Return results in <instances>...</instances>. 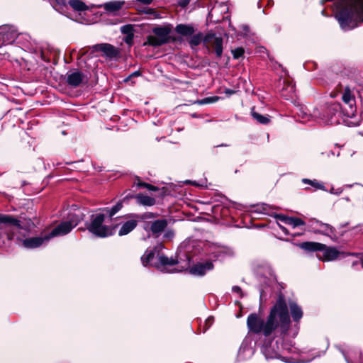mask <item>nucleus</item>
I'll return each instance as SVG.
<instances>
[{"label":"nucleus","mask_w":363,"mask_h":363,"mask_svg":"<svg viewBox=\"0 0 363 363\" xmlns=\"http://www.w3.org/2000/svg\"><path fill=\"white\" fill-rule=\"evenodd\" d=\"M157 216L156 213L152 212H146L140 215H134L133 217L140 220H145L155 218Z\"/></svg>","instance_id":"nucleus-33"},{"label":"nucleus","mask_w":363,"mask_h":363,"mask_svg":"<svg viewBox=\"0 0 363 363\" xmlns=\"http://www.w3.org/2000/svg\"><path fill=\"white\" fill-rule=\"evenodd\" d=\"M137 180H138V182L136 183V185L139 188H145L150 191H157L159 189L158 187H157L154 185H152L149 183H146L144 182H141L138 178L137 179Z\"/></svg>","instance_id":"nucleus-32"},{"label":"nucleus","mask_w":363,"mask_h":363,"mask_svg":"<svg viewBox=\"0 0 363 363\" xmlns=\"http://www.w3.org/2000/svg\"><path fill=\"white\" fill-rule=\"evenodd\" d=\"M213 269V262L207 261L204 263H197L190 267L189 273L196 276H203L207 271H210Z\"/></svg>","instance_id":"nucleus-12"},{"label":"nucleus","mask_w":363,"mask_h":363,"mask_svg":"<svg viewBox=\"0 0 363 363\" xmlns=\"http://www.w3.org/2000/svg\"><path fill=\"white\" fill-rule=\"evenodd\" d=\"M159 264L158 268L164 267L167 265L174 266L179 263L178 260L173 257H168L164 255H161L158 257Z\"/></svg>","instance_id":"nucleus-25"},{"label":"nucleus","mask_w":363,"mask_h":363,"mask_svg":"<svg viewBox=\"0 0 363 363\" xmlns=\"http://www.w3.org/2000/svg\"><path fill=\"white\" fill-rule=\"evenodd\" d=\"M280 228L281 229V230L285 233V234H288V231H287V229L281 225L279 226Z\"/></svg>","instance_id":"nucleus-45"},{"label":"nucleus","mask_w":363,"mask_h":363,"mask_svg":"<svg viewBox=\"0 0 363 363\" xmlns=\"http://www.w3.org/2000/svg\"><path fill=\"white\" fill-rule=\"evenodd\" d=\"M91 50L94 52H101L104 56L111 59L116 57L120 54L119 50L109 43L94 45L91 47Z\"/></svg>","instance_id":"nucleus-11"},{"label":"nucleus","mask_w":363,"mask_h":363,"mask_svg":"<svg viewBox=\"0 0 363 363\" xmlns=\"http://www.w3.org/2000/svg\"><path fill=\"white\" fill-rule=\"evenodd\" d=\"M290 317L285 301L280 298L271 308L266 320L256 313H250L247 319L249 331L255 334L270 336L277 328L286 333L290 325Z\"/></svg>","instance_id":"nucleus-1"},{"label":"nucleus","mask_w":363,"mask_h":363,"mask_svg":"<svg viewBox=\"0 0 363 363\" xmlns=\"http://www.w3.org/2000/svg\"><path fill=\"white\" fill-rule=\"evenodd\" d=\"M191 0H179L178 1V6L181 8H186L189 4L190 3Z\"/></svg>","instance_id":"nucleus-38"},{"label":"nucleus","mask_w":363,"mask_h":363,"mask_svg":"<svg viewBox=\"0 0 363 363\" xmlns=\"http://www.w3.org/2000/svg\"><path fill=\"white\" fill-rule=\"evenodd\" d=\"M233 56L235 59H238L242 57L245 53V50L242 48H238L232 50Z\"/></svg>","instance_id":"nucleus-34"},{"label":"nucleus","mask_w":363,"mask_h":363,"mask_svg":"<svg viewBox=\"0 0 363 363\" xmlns=\"http://www.w3.org/2000/svg\"><path fill=\"white\" fill-rule=\"evenodd\" d=\"M342 101L349 107V110H346L345 115L349 118H352L355 115V97L351 89L346 86L342 94Z\"/></svg>","instance_id":"nucleus-9"},{"label":"nucleus","mask_w":363,"mask_h":363,"mask_svg":"<svg viewBox=\"0 0 363 363\" xmlns=\"http://www.w3.org/2000/svg\"><path fill=\"white\" fill-rule=\"evenodd\" d=\"M360 263H361L362 267L363 268V257H361Z\"/></svg>","instance_id":"nucleus-51"},{"label":"nucleus","mask_w":363,"mask_h":363,"mask_svg":"<svg viewBox=\"0 0 363 363\" xmlns=\"http://www.w3.org/2000/svg\"><path fill=\"white\" fill-rule=\"evenodd\" d=\"M155 257L154 250H147L141 257V262L144 266H147Z\"/></svg>","instance_id":"nucleus-28"},{"label":"nucleus","mask_w":363,"mask_h":363,"mask_svg":"<svg viewBox=\"0 0 363 363\" xmlns=\"http://www.w3.org/2000/svg\"><path fill=\"white\" fill-rule=\"evenodd\" d=\"M50 239V235L28 238L23 240V245L26 248H36L43 245L45 240Z\"/></svg>","instance_id":"nucleus-14"},{"label":"nucleus","mask_w":363,"mask_h":363,"mask_svg":"<svg viewBox=\"0 0 363 363\" xmlns=\"http://www.w3.org/2000/svg\"><path fill=\"white\" fill-rule=\"evenodd\" d=\"M298 247L306 252H323V255H317L318 258L322 261H332L338 258L341 254L335 247H328L325 244L316 242H303Z\"/></svg>","instance_id":"nucleus-3"},{"label":"nucleus","mask_w":363,"mask_h":363,"mask_svg":"<svg viewBox=\"0 0 363 363\" xmlns=\"http://www.w3.org/2000/svg\"><path fill=\"white\" fill-rule=\"evenodd\" d=\"M143 5H150L152 3L153 0H135Z\"/></svg>","instance_id":"nucleus-39"},{"label":"nucleus","mask_w":363,"mask_h":363,"mask_svg":"<svg viewBox=\"0 0 363 363\" xmlns=\"http://www.w3.org/2000/svg\"><path fill=\"white\" fill-rule=\"evenodd\" d=\"M68 4L74 11L77 12L88 11L90 9L89 6L82 0H69L68 1Z\"/></svg>","instance_id":"nucleus-24"},{"label":"nucleus","mask_w":363,"mask_h":363,"mask_svg":"<svg viewBox=\"0 0 363 363\" xmlns=\"http://www.w3.org/2000/svg\"><path fill=\"white\" fill-rule=\"evenodd\" d=\"M82 218L78 215H73L69 220L62 222L57 225L49 234L50 238H53L59 235H64L69 233L72 228L77 225Z\"/></svg>","instance_id":"nucleus-7"},{"label":"nucleus","mask_w":363,"mask_h":363,"mask_svg":"<svg viewBox=\"0 0 363 363\" xmlns=\"http://www.w3.org/2000/svg\"><path fill=\"white\" fill-rule=\"evenodd\" d=\"M350 255H352V256H354V257H359L361 255L360 253H357V252H352V253H350Z\"/></svg>","instance_id":"nucleus-46"},{"label":"nucleus","mask_w":363,"mask_h":363,"mask_svg":"<svg viewBox=\"0 0 363 363\" xmlns=\"http://www.w3.org/2000/svg\"><path fill=\"white\" fill-rule=\"evenodd\" d=\"M135 196H133V195H130V194H128L126 195L121 201H123V202L125 201H128V199H133L135 198Z\"/></svg>","instance_id":"nucleus-43"},{"label":"nucleus","mask_w":363,"mask_h":363,"mask_svg":"<svg viewBox=\"0 0 363 363\" xmlns=\"http://www.w3.org/2000/svg\"><path fill=\"white\" fill-rule=\"evenodd\" d=\"M166 236H173V233L168 232V233H167Z\"/></svg>","instance_id":"nucleus-47"},{"label":"nucleus","mask_w":363,"mask_h":363,"mask_svg":"<svg viewBox=\"0 0 363 363\" xmlns=\"http://www.w3.org/2000/svg\"><path fill=\"white\" fill-rule=\"evenodd\" d=\"M334 11L342 28L354 21H363V0H338L335 3Z\"/></svg>","instance_id":"nucleus-2"},{"label":"nucleus","mask_w":363,"mask_h":363,"mask_svg":"<svg viewBox=\"0 0 363 363\" xmlns=\"http://www.w3.org/2000/svg\"><path fill=\"white\" fill-rule=\"evenodd\" d=\"M124 41L129 45H131L133 42V33H129L128 35H127Z\"/></svg>","instance_id":"nucleus-37"},{"label":"nucleus","mask_w":363,"mask_h":363,"mask_svg":"<svg viewBox=\"0 0 363 363\" xmlns=\"http://www.w3.org/2000/svg\"><path fill=\"white\" fill-rule=\"evenodd\" d=\"M11 226L18 229H29L34 226V223L30 218H24L23 221L12 216L0 215V229L4 231L9 240H12L15 234L11 230Z\"/></svg>","instance_id":"nucleus-4"},{"label":"nucleus","mask_w":363,"mask_h":363,"mask_svg":"<svg viewBox=\"0 0 363 363\" xmlns=\"http://www.w3.org/2000/svg\"><path fill=\"white\" fill-rule=\"evenodd\" d=\"M137 225L138 220L136 219H131L123 223L118 231V235L123 236L130 233L137 227Z\"/></svg>","instance_id":"nucleus-15"},{"label":"nucleus","mask_w":363,"mask_h":363,"mask_svg":"<svg viewBox=\"0 0 363 363\" xmlns=\"http://www.w3.org/2000/svg\"><path fill=\"white\" fill-rule=\"evenodd\" d=\"M85 78V75L78 70L70 71L67 74V83L71 86L77 87L83 82Z\"/></svg>","instance_id":"nucleus-13"},{"label":"nucleus","mask_w":363,"mask_h":363,"mask_svg":"<svg viewBox=\"0 0 363 363\" xmlns=\"http://www.w3.org/2000/svg\"><path fill=\"white\" fill-rule=\"evenodd\" d=\"M203 45L208 48H212L218 57H220L223 54V38L212 32H208L204 37Z\"/></svg>","instance_id":"nucleus-8"},{"label":"nucleus","mask_w":363,"mask_h":363,"mask_svg":"<svg viewBox=\"0 0 363 363\" xmlns=\"http://www.w3.org/2000/svg\"><path fill=\"white\" fill-rule=\"evenodd\" d=\"M302 182L304 184H310L315 190H317V189H321V190H324V191L326 190L324 184L323 183L318 182L316 179L311 180L309 179H303Z\"/></svg>","instance_id":"nucleus-29"},{"label":"nucleus","mask_w":363,"mask_h":363,"mask_svg":"<svg viewBox=\"0 0 363 363\" xmlns=\"http://www.w3.org/2000/svg\"><path fill=\"white\" fill-rule=\"evenodd\" d=\"M359 264V262H358V261H354V262H352V267H354V266H355V265H357V264Z\"/></svg>","instance_id":"nucleus-48"},{"label":"nucleus","mask_w":363,"mask_h":363,"mask_svg":"<svg viewBox=\"0 0 363 363\" xmlns=\"http://www.w3.org/2000/svg\"><path fill=\"white\" fill-rule=\"evenodd\" d=\"M342 109V108L340 103L327 104L325 110V113L326 115V117L332 118L336 114L340 113Z\"/></svg>","instance_id":"nucleus-16"},{"label":"nucleus","mask_w":363,"mask_h":363,"mask_svg":"<svg viewBox=\"0 0 363 363\" xmlns=\"http://www.w3.org/2000/svg\"><path fill=\"white\" fill-rule=\"evenodd\" d=\"M167 226V221L165 219L155 220L152 223L150 230L153 234L158 235L164 230Z\"/></svg>","instance_id":"nucleus-19"},{"label":"nucleus","mask_w":363,"mask_h":363,"mask_svg":"<svg viewBox=\"0 0 363 363\" xmlns=\"http://www.w3.org/2000/svg\"><path fill=\"white\" fill-rule=\"evenodd\" d=\"M123 201L121 200L111 208L106 209L110 218H112L116 213H118L123 208Z\"/></svg>","instance_id":"nucleus-31"},{"label":"nucleus","mask_w":363,"mask_h":363,"mask_svg":"<svg viewBox=\"0 0 363 363\" xmlns=\"http://www.w3.org/2000/svg\"><path fill=\"white\" fill-rule=\"evenodd\" d=\"M204 37L203 33L199 32L196 34H193L191 38L189 40V43L191 47H196L201 44V42L203 43Z\"/></svg>","instance_id":"nucleus-27"},{"label":"nucleus","mask_w":363,"mask_h":363,"mask_svg":"<svg viewBox=\"0 0 363 363\" xmlns=\"http://www.w3.org/2000/svg\"><path fill=\"white\" fill-rule=\"evenodd\" d=\"M213 318L212 317L208 318L205 320L204 324L202 326L203 327L202 332L205 333L211 326V325L213 324ZM200 330H201V326H200Z\"/></svg>","instance_id":"nucleus-35"},{"label":"nucleus","mask_w":363,"mask_h":363,"mask_svg":"<svg viewBox=\"0 0 363 363\" xmlns=\"http://www.w3.org/2000/svg\"><path fill=\"white\" fill-rule=\"evenodd\" d=\"M145 13L147 14L154 15V16L156 13L155 11L153 9H147V11H145Z\"/></svg>","instance_id":"nucleus-42"},{"label":"nucleus","mask_w":363,"mask_h":363,"mask_svg":"<svg viewBox=\"0 0 363 363\" xmlns=\"http://www.w3.org/2000/svg\"><path fill=\"white\" fill-rule=\"evenodd\" d=\"M172 26L170 25L156 26L152 28V34L147 37V40L143 43L144 46L160 47L170 42Z\"/></svg>","instance_id":"nucleus-6"},{"label":"nucleus","mask_w":363,"mask_h":363,"mask_svg":"<svg viewBox=\"0 0 363 363\" xmlns=\"http://www.w3.org/2000/svg\"><path fill=\"white\" fill-rule=\"evenodd\" d=\"M279 219L284 223L286 225L292 226V228H296L297 226L305 225V222L298 218L296 217H288L286 216L280 215L279 216Z\"/></svg>","instance_id":"nucleus-17"},{"label":"nucleus","mask_w":363,"mask_h":363,"mask_svg":"<svg viewBox=\"0 0 363 363\" xmlns=\"http://www.w3.org/2000/svg\"><path fill=\"white\" fill-rule=\"evenodd\" d=\"M175 31L182 36H191L194 32V28L188 24H179L175 27Z\"/></svg>","instance_id":"nucleus-20"},{"label":"nucleus","mask_w":363,"mask_h":363,"mask_svg":"<svg viewBox=\"0 0 363 363\" xmlns=\"http://www.w3.org/2000/svg\"><path fill=\"white\" fill-rule=\"evenodd\" d=\"M330 192H331L332 194H337V192H335V190L334 189V188H332V189H331Z\"/></svg>","instance_id":"nucleus-50"},{"label":"nucleus","mask_w":363,"mask_h":363,"mask_svg":"<svg viewBox=\"0 0 363 363\" xmlns=\"http://www.w3.org/2000/svg\"><path fill=\"white\" fill-rule=\"evenodd\" d=\"M121 31L122 33L128 35L129 33H133V26L130 25L124 26L122 27Z\"/></svg>","instance_id":"nucleus-36"},{"label":"nucleus","mask_w":363,"mask_h":363,"mask_svg":"<svg viewBox=\"0 0 363 363\" xmlns=\"http://www.w3.org/2000/svg\"><path fill=\"white\" fill-rule=\"evenodd\" d=\"M52 6L56 11L63 13L67 8L66 0H54Z\"/></svg>","instance_id":"nucleus-30"},{"label":"nucleus","mask_w":363,"mask_h":363,"mask_svg":"<svg viewBox=\"0 0 363 363\" xmlns=\"http://www.w3.org/2000/svg\"><path fill=\"white\" fill-rule=\"evenodd\" d=\"M224 92L227 95H232V94H235V91L234 90H232V89H225Z\"/></svg>","instance_id":"nucleus-44"},{"label":"nucleus","mask_w":363,"mask_h":363,"mask_svg":"<svg viewBox=\"0 0 363 363\" xmlns=\"http://www.w3.org/2000/svg\"><path fill=\"white\" fill-rule=\"evenodd\" d=\"M141 75V72L140 71H135L134 72H133L130 76H129V79L131 78V77H139Z\"/></svg>","instance_id":"nucleus-41"},{"label":"nucleus","mask_w":363,"mask_h":363,"mask_svg":"<svg viewBox=\"0 0 363 363\" xmlns=\"http://www.w3.org/2000/svg\"><path fill=\"white\" fill-rule=\"evenodd\" d=\"M125 2L123 1H116L106 3L104 8L106 11L114 12L122 9Z\"/></svg>","instance_id":"nucleus-26"},{"label":"nucleus","mask_w":363,"mask_h":363,"mask_svg":"<svg viewBox=\"0 0 363 363\" xmlns=\"http://www.w3.org/2000/svg\"><path fill=\"white\" fill-rule=\"evenodd\" d=\"M330 96H331L332 97H335V96H336V94H333V93H331V94H330Z\"/></svg>","instance_id":"nucleus-52"},{"label":"nucleus","mask_w":363,"mask_h":363,"mask_svg":"<svg viewBox=\"0 0 363 363\" xmlns=\"http://www.w3.org/2000/svg\"><path fill=\"white\" fill-rule=\"evenodd\" d=\"M289 308L293 320L298 322L303 316L302 309L295 302L290 303Z\"/></svg>","instance_id":"nucleus-23"},{"label":"nucleus","mask_w":363,"mask_h":363,"mask_svg":"<svg viewBox=\"0 0 363 363\" xmlns=\"http://www.w3.org/2000/svg\"><path fill=\"white\" fill-rule=\"evenodd\" d=\"M18 34L16 30L10 26H2L0 27V47L4 45L11 44L14 42Z\"/></svg>","instance_id":"nucleus-10"},{"label":"nucleus","mask_w":363,"mask_h":363,"mask_svg":"<svg viewBox=\"0 0 363 363\" xmlns=\"http://www.w3.org/2000/svg\"><path fill=\"white\" fill-rule=\"evenodd\" d=\"M330 192H331L332 194H337V192H335V190L334 189V188H332V189H331Z\"/></svg>","instance_id":"nucleus-49"},{"label":"nucleus","mask_w":363,"mask_h":363,"mask_svg":"<svg viewBox=\"0 0 363 363\" xmlns=\"http://www.w3.org/2000/svg\"><path fill=\"white\" fill-rule=\"evenodd\" d=\"M233 291V292H235V293H238V294H240L242 292V289L240 286H234L232 289Z\"/></svg>","instance_id":"nucleus-40"},{"label":"nucleus","mask_w":363,"mask_h":363,"mask_svg":"<svg viewBox=\"0 0 363 363\" xmlns=\"http://www.w3.org/2000/svg\"><path fill=\"white\" fill-rule=\"evenodd\" d=\"M294 93H295V85L289 81H284V86L281 89L282 96L286 99H289L293 97V95Z\"/></svg>","instance_id":"nucleus-21"},{"label":"nucleus","mask_w":363,"mask_h":363,"mask_svg":"<svg viewBox=\"0 0 363 363\" xmlns=\"http://www.w3.org/2000/svg\"><path fill=\"white\" fill-rule=\"evenodd\" d=\"M135 199L138 204L145 206H152L156 203L155 198L144 195L143 194H138L135 195Z\"/></svg>","instance_id":"nucleus-18"},{"label":"nucleus","mask_w":363,"mask_h":363,"mask_svg":"<svg viewBox=\"0 0 363 363\" xmlns=\"http://www.w3.org/2000/svg\"><path fill=\"white\" fill-rule=\"evenodd\" d=\"M105 215L102 213L93 214L90 223L87 224V230L99 238H106L114 234L116 226H109L104 224Z\"/></svg>","instance_id":"nucleus-5"},{"label":"nucleus","mask_w":363,"mask_h":363,"mask_svg":"<svg viewBox=\"0 0 363 363\" xmlns=\"http://www.w3.org/2000/svg\"><path fill=\"white\" fill-rule=\"evenodd\" d=\"M251 116L252 118L257 121V123L262 125H267L270 123L271 119L269 116H264L255 111V108L253 107L251 109Z\"/></svg>","instance_id":"nucleus-22"}]
</instances>
